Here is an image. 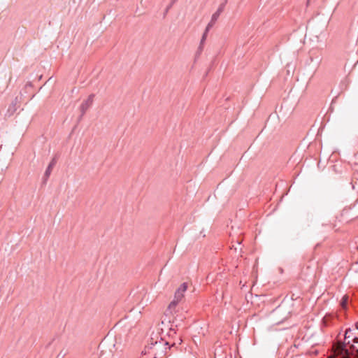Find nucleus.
Listing matches in <instances>:
<instances>
[{"label": "nucleus", "mask_w": 358, "mask_h": 358, "mask_svg": "<svg viewBox=\"0 0 358 358\" xmlns=\"http://www.w3.org/2000/svg\"><path fill=\"white\" fill-rule=\"evenodd\" d=\"M48 178L45 177V175L43 176V183L46 182V180H48Z\"/></svg>", "instance_id": "obj_11"}, {"label": "nucleus", "mask_w": 358, "mask_h": 358, "mask_svg": "<svg viewBox=\"0 0 358 358\" xmlns=\"http://www.w3.org/2000/svg\"><path fill=\"white\" fill-rule=\"evenodd\" d=\"M56 164V159H53L50 163L49 164L48 166L47 167L45 171V177L46 178H49L50 173H51V171H52V168L54 167V166Z\"/></svg>", "instance_id": "obj_7"}, {"label": "nucleus", "mask_w": 358, "mask_h": 358, "mask_svg": "<svg viewBox=\"0 0 358 358\" xmlns=\"http://www.w3.org/2000/svg\"><path fill=\"white\" fill-rule=\"evenodd\" d=\"M94 94H91L89 96L87 99L83 102L80 106V110H81V115H83V114L85 113V111L89 108V107L91 106L93 101Z\"/></svg>", "instance_id": "obj_3"}, {"label": "nucleus", "mask_w": 358, "mask_h": 358, "mask_svg": "<svg viewBox=\"0 0 358 358\" xmlns=\"http://www.w3.org/2000/svg\"><path fill=\"white\" fill-rule=\"evenodd\" d=\"M357 328H358V327Z\"/></svg>", "instance_id": "obj_14"}, {"label": "nucleus", "mask_w": 358, "mask_h": 358, "mask_svg": "<svg viewBox=\"0 0 358 358\" xmlns=\"http://www.w3.org/2000/svg\"><path fill=\"white\" fill-rule=\"evenodd\" d=\"M208 31H207V27H206L205 31H204V33L203 34L202 38L201 39L200 45L199 47V52H201L202 50V45H203V44L204 43V42H205V41L206 39L207 34H208Z\"/></svg>", "instance_id": "obj_9"}, {"label": "nucleus", "mask_w": 358, "mask_h": 358, "mask_svg": "<svg viewBox=\"0 0 358 358\" xmlns=\"http://www.w3.org/2000/svg\"><path fill=\"white\" fill-rule=\"evenodd\" d=\"M178 0H172L171 3L166 7V8L165 9V11H164V16H166V15L167 14V13L169 12V9L173 6V5Z\"/></svg>", "instance_id": "obj_10"}, {"label": "nucleus", "mask_w": 358, "mask_h": 358, "mask_svg": "<svg viewBox=\"0 0 358 358\" xmlns=\"http://www.w3.org/2000/svg\"><path fill=\"white\" fill-rule=\"evenodd\" d=\"M180 302L178 300H176L175 297H173V299L171 301L168 306V310L172 313V312H178L179 310L176 309V306L180 303Z\"/></svg>", "instance_id": "obj_4"}, {"label": "nucleus", "mask_w": 358, "mask_h": 358, "mask_svg": "<svg viewBox=\"0 0 358 358\" xmlns=\"http://www.w3.org/2000/svg\"><path fill=\"white\" fill-rule=\"evenodd\" d=\"M329 358H332V357H329Z\"/></svg>", "instance_id": "obj_13"}, {"label": "nucleus", "mask_w": 358, "mask_h": 358, "mask_svg": "<svg viewBox=\"0 0 358 358\" xmlns=\"http://www.w3.org/2000/svg\"><path fill=\"white\" fill-rule=\"evenodd\" d=\"M187 289V283L183 282L180 285V287L176 290L174 294V297L176 300H178L180 302H182L185 297V293Z\"/></svg>", "instance_id": "obj_2"}, {"label": "nucleus", "mask_w": 358, "mask_h": 358, "mask_svg": "<svg viewBox=\"0 0 358 358\" xmlns=\"http://www.w3.org/2000/svg\"><path fill=\"white\" fill-rule=\"evenodd\" d=\"M310 62L313 63V68L314 69H316L319 66V65H320V62L322 61V58L320 56H317L315 57H313V56H310Z\"/></svg>", "instance_id": "obj_6"}, {"label": "nucleus", "mask_w": 358, "mask_h": 358, "mask_svg": "<svg viewBox=\"0 0 358 358\" xmlns=\"http://www.w3.org/2000/svg\"><path fill=\"white\" fill-rule=\"evenodd\" d=\"M349 304V298L347 296H343L341 301V306L342 308L345 310H347L348 309V306Z\"/></svg>", "instance_id": "obj_8"}, {"label": "nucleus", "mask_w": 358, "mask_h": 358, "mask_svg": "<svg viewBox=\"0 0 358 358\" xmlns=\"http://www.w3.org/2000/svg\"><path fill=\"white\" fill-rule=\"evenodd\" d=\"M1 147V145H0V148Z\"/></svg>", "instance_id": "obj_12"}, {"label": "nucleus", "mask_w": 358, "mask_h": 358, "mask_svg": "<svg viewBox=\"0 0 358 358\" xmlns=\"http://www.w3.org/2000/svg\"><path fill=\"white\" fill-rule=\"evenodd\" d=\"M225 3H226V1L224 3L220 4L219 8H217V11L213 14V15L211 17V20L207 25V31H209L213 27V26L214 25L215 22L218 19L220 15L224 10Z\"/></svg>", "instance_id": "obj_1"}, {"label": "nucleus", "mask_w": 358, "mask_h": 358, "mask_svg": "<svg viewBox=\"0 0 358 358\" xmlns=\"http://www.w3.org/2000/svg\"><path fill=\"white\" fill-rule=\"evenodd\" d=\"M16 103H17V98L13 101L11 104L8 106V108L7 110V112L6 113V116L10 117L11 116L15 111L16 110Z\"/></svg>", "instance_id": "obj_5"}]
</instances>
